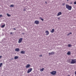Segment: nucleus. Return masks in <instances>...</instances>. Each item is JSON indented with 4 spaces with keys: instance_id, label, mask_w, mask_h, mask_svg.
I'll return each instance as SVG.
<instances>
[{
    "instance_id": "nucleus-1",
    "label": "nucleus",
    "mask_w": 76,
    "mask_h": 76,
    "mask_svg": "<svg viewBox=\"0 0 76 76\" xmlns=\"http://www.w3.org/2000/svg\"><path fill=\"white\" fill-rule=\"evenodd\" d=\"M66 9H67L68 10H72V6H69V4H66Z\"/></svg>"
},
{
    "instance_id": "nucleus-2",
    "label": "nucleus",
    "mask_w": 76,
    "mask_h": 76,
    "mask_svg": "<svg viewBox=\"0 0 76 76\" xmlns=\"http://www.w3.org/2000/svg\"><path fill=\"white\" fill-rule=\"evenodd\" d=\"M76 63V59H72L70 64H75Z\"/></svg>"
},
{
    "instance_id": "nucleus-3",
    "label": "nucleus",
    "mask_w": 76,
    "mask_h": 76,
    "mask_svg": "<svg viewBox=\"0 0 76 76\" xmlns=\"http://www.w3.org/2000/svg\"><path fill=\"white\" fill-rule=\"evenodd\" d=\"M57 73V72L56 71H53L52 72H50V74L51 75H54L55 74H56Z\"/></svg>"
},
{
    "instance_id": "nucleus-4",
    "label": "nucleus",
    "mask_w": 76,
    "mask_h": 76,
    "mask_svg": "<svg viewBox=\"0 0 76 76\" xmlns=\"http://www.w3.org/2000/svg\"><path fill=\"white\" fill-rule=\"evenodd\" d=\"M22 40H23V38H20L19 39L18 42V43H21L22 41Z\"/></svg>"
},
{
    "instance_id": "nucleus-5",
    "label": "nucleus",
    "mask_w": 76,
    "mask_h": 76,
    "mask_svg": "<svg viewBox=\"0 0 76 76\" xmlns=\"http://www.w3.org/2000/svg\"><path fill=\"white\" fill-rule=\"evenodd\" d=\"M32 70V68H30V69H28L27 71V73H30Z\"/></svg>"
},
{
    "instance_id": "nucleus-6",
    "label": "nucleus",
    "mask_w": 76,
    "mask_h": 76,
    "mask_svg": "<svg viewBox=\"0 0 76 76\" xmlns=\"http://www.w3.org/2000/svg\"><path fill=\"white\" fill-rule=\"evenodd\" d=\"M39 22L37 20H35L34 22L37 25H38V24H39Z\"/></svg>"
},
{
    "instance_id": "nucleus-7",
    "label": "nucleus",
    "mask_w": 76,
    "mask_h": 76,
    "mask_svg": "<svg viewBox=\"0 0 76 76\" xmlns=\"http://www.w3.org/2000/svg\"><path fill=\"white\" fill-rule=\"evenodd\" d=\"M49 55H53L54 54V52L52 51L51 53H49Z\"/></svg>"
},
{
    "instance_id": "nucleus-8",
    "label": "nucleus",
    "mask_w": 76,
    "mask_h": 76,
    "mask_svg": "<svg viewBox=\"0 0 76 76\" xmlns=\"http://www.w3.org/2000/svg\"><path fill=\"white\" fill-rule=\"evenodd\" d=\"M62 14V13L61 12H59L57 15V16H60V15H61Z\"/></svg>"
},
{
    "instance_id": "nucleus-9",
    "label": "nucleus",
    "mask_w": 76,
    "mask_h": 76,
    "mask_svg": "<svg viewBox=\"0 0 76 76\" xmlns=\"http://www.w3.org/2000/svg\"><path fill=\"white\" fill-rule=\"evenodd\" d=\"M45 33H46V35H49V31H46L45 32Z\"/></svg>"
},
{
    "instance_id": "nucleus-10",
    "label": "nucleus",
    "mask_w": 76,
    "mask_h": 76,
    "mask_svg": "<svg viewBox=\"0 0 76 76\" xmlns=\"http://www.w3.org/2000/svg\"><path fill=\"white\" fill-rule=\"evenodd\" d=\"M15 51H20L19 48H17L15 49Z\"/></svg>"
},
{
    "instance_id": "nucleus-11",
    "label": "nucleus",
    "mask_w": 76,
    "mask_h": 76,
    "mask_svg": "<svg viewBox=\"0 0 76 76\" xmlns=\"http://www.w3.org/2000/svg\"><path fill=\"white\" fill-rule=\"evenodd\" d=\"M25 51H21L20 52V53L21 54H25Z\"/></svg>"
},
{
    "instance_id": "nucleus-12",
    "label": "nucleus",
    "mask_w": 76,
    "mask_h": 76,
    "mask_svg": "<svg viewBox=\"0 0 76 76\" xmlns=\"http://www.w3.org/2000/svg\"><path fill=\"white\" fill-rule=\"evenodd\" d=\"M44 68H42V69H40V72H43L44 71Z\"/></svg>"
},
{
    "instance_id": "nucleus-13",
    "label": "nucleus",
    "mask_w": 76,
    "mask_h": 76,
    "mask_svg": "<svg viewBox=\"0 0 76 76\" xmlns=\"http://www.w3.org/2000/svg\"><path fill=\"white\" fill-rule=\"evenodd\" d=\"M30 67V65L29 64H27L26 67V68H28V67Z\"/></svg>"
},
{
    "instance_id": "nucleus-14",
    "label": "nucleus",
    "mask_w": 76,
    "mask_h": 76,
    "mask_svg": "<svg viewBox=\"0 0 76 76\" xmlns=\"http://www.w3.org/2000/svg\"><path fill=\"white\" fill-rule=\"evenodd\" d=\"M54 29H53L52 30V31H50L52 33H53L54 32Z\"/></svg>"
},
{
    "instance_id": "nucleus-15",
    "label": "nucleus",
    "mask_w": 76,
    "mask_h": 76,
    "mask_svg": "<svg viewBox=\"0 0 76 76\" xmlns=\"http://www.w3.org/2000/svg\"><path fill=\"white\" fill-rule=\"evenodd\" d=\"M70 51H69L67 53V55H70Z\"/></svg>"
},
{
    "instance_id": "nucleus-16",
    "label": "nucleus",
    "mask_w": 76,
    "mask_h": 76,
    "mask_svg": "<svg viewBox=\"0 0 76 76\" xmlns=\"http://www.w3.org/2000/svg\"><path fill=\"white\" fill-rule=\"evenodd\" d=\"M19 58V57L18 56H15L14 57V59H17Z\"/></svg>"
},
{
    "instance_id": "nucleus-17",
    "label": "nucleus",
    "mask_w": 76,
    "mask_h": 76,
    "mask_svg": "<svg viewBox=\"0 0 76 76\" xmlns=\"http://www.w3.org/2000/svg\"><path fill=\"white\" fill-rule=\"evenodd\" d=\"M68 47H72V45H71L70 44H68Z\"/></svg>"
},
{
    "instance_id": "nucleus-18",
    "label": "nucleus",
    "mask_w": 76,
    "mask_h": 76,
    "mask_svg": "<svg viewBox=\"0 0 76 76\" xmlns=\"http://www.w3.org/2000/svg\"><path fill=\"white\" fill-rule=\"evenodd\" d=\"M14 5L12 4L10 5V7H14Z\"/></svg>"
},
{
    "instance_id": "nucleus-19",
    "label": "nucleus",
    "mask_w": 76,
    "mask_h": 76,
    "mask_svg": "<svg viewBox=\"0 0 76 76\" xmlns=\"http://www.w3.org/2000/svg\"><path fill=\"white\" fill-rule=\"evenodd\" d=\"M5 26V24H4L3 25H2L1 26V28H4Z\"/></svg>"
},
{
    "instance_id": "nucleus-20",
    "label": "nucleus",
    "mask_w": 76,
    "mask_h": 76,
    "mask_svg": "<svg viewBox=\"0 0 76 76\" xmlns=\"http://www.w3.org/2000/svg\"><path fill=\"white\" fill-rule=\"evenodd\" d=\"M7 16H8V17H9V16H11L8 13L7 14Z\"/></svg>"
},
{
    "instance_id": "nucleus-21",
    "label": "nucleus",
    "mask_w": 76,
    "mask_h": 76,
    "mask_svg": "<svg viewBox=\"0 0 76 76\" xmlns=\"http://www.w3.org/2000/svg\"><path fill=\"white\" fill-rule=\"evenodd\" d=\"M3 65V63H0V67H1V66Z\"/></svg>"
},
{
    "instance_id": "nucleus-22",
    "label": "nucleus",
    "mask_w": 76,
    "mask_h": 76,
    "mask_svg": "<svg viewBox=\"0 0 76 76\" xmlns=\"http://www.w3.org/2000/svg\"><path fill=\"white\" fill-rule=\"evenodd\" d=\"M40 19L41 20H42V21H44V19H43L42 18L40 17Z\"/></svg>"
},
{
    "instance_id": "nucleus-23",
    "label": "nucleus",
    "mask_w": 76,
    "mask_h": 76,
    "mask_svg": "<svg viewBox=\"0 0 76 76\" xmlns=\"http://www.w3.org/2000/svg\"><path fill=\"white\" fill-rule=\"evenodd\" d=\"M65 4H66V3H63L62 4V6H64V5H65Z\"/></svg>"
},
{
    "instance_id": "nucleus-24",
    "label": "nucleus",
    "mask_w": 76,
    "mask_h": 76,
    "mask_svg": "<svg viewBox=\"0 0 76 76\" xmlns=\"http://www.w3.org/2000/svg\"><path fill=\"white\" fill-rule=\"evenodd\" d=\"M74 4H76V1H75L74 2Z\"/></svg>"
},
{
    "instance_id": "nucleus-25",
    "label": "nucleus",
    "mask_w": 76,
    "mask_h": 76,
    "mask_svg": "<svg viewBox=\"0 0 76 76\" xmlns=\"http://www.w3.org/2000/svg\"><path fill=\"white\" fill-rule=\"evenodd\" d=\"M12 34H13V33L12 32L10 33V35H12Z\"/></svg>"
},
{
    "instance_id": "nucleus-26",
    "label": "nucleus",
    "mask_w": 76,
    "mask_h": 76,
    "mask_svg": "<svg viewBox=\"0 0 76 76\" xmlns=\"http://www.w3.org/2000/svg\"><path fill=\"white\" fill-rule=\"evenodd\" d=\"M3 15H0V18H1V17H2Z\"/></svg>"
},
{
    "instance_id": "nucleus-27",
    "label": "nucleus",
    "mask_w": 76,
    "mask_h": 76,
    "mask_svg": "<svg viewBox=\"0 0 76 76\" xmlns=\"http://www.w3.org/2000/svg\"><path fill=\"white\" fill-rule=\"evenodd\" d=\"M67 36H69V35H70V34H67Z\"/></svg>"
},
{
    "instance_id": "nucleus-28",
    "label": "nucleus",
    "mask_w": 76,
    "mask_h": 76,
    "mask_svg": "<svg viewBox=\"0 0 76 76\" xmlns=\"http://www.w3.org/2000/svg\"><path fill=\"white\" fill-rule=\"evenodd\" d=\"M75 74L76 75V71H75Z\"/></svg>"
},
{
    "instance_id": "nucleus-29",
    "label": "nucleus",
    "mask_w": 76,
    "mask_h": 76,
    "mask_svg": "<svg viewBox=\"0 0 76 76\" xmlns=\"http://www.w3.org/2000/svg\"><path fill=\"white\" fill-rule=\"evenodd\" d=\"M1 57H2V56H0V58H1Z\"/></svg>"
},
{
    "instance_id": "nucleus-30",
    "label": "nucleus",
    "mask_w": 76,
    "mask_h": 76,
    "mask_svg": "<svg viewBox=\"0 0 76 76\" xmlns=\"http://www.w3.org/2000/svg\"><path fill=\"white\" fill-rule=\"evenodd\" d=\"M69 34H72V32H70V33H69Z\"/></svg>"
},
{
    "instance_id": "nucleus-31",
    "label": "nucleus",
    "mask_w": 76,
    "mask_h": 76,
    "mask_svg": "<svg viewBox=\"0 0 76 76\" xmlns=\"http://www.w3.org/2000/svg\"><path fill=\"white\" fill-rule=\"evenodd\" d=\"M42 56V55H40L39 56V57H41Z\"/></svg>"
},
{
    "instance_id": "nucleus-32",
    "label": "nucleus",
    "mask_w": 76,
    "mask_h": 76,
    "mask_svg": "<svg viewBox=\"0 0 76 76\" xmlns=\"http://www.w3.org/2000/svg\"><path fill=\"white\" fill-rule=\"evenodd\" d=\"M45 4H47V2L45 1Z\"/></svg>"
},
{
    "instance_id": "nucleus-33",
    "label": "nucleus",
    "mask_w": 76,
    "mask_h": 76,
    "mask_svg": "<svg viewBox=\"0 0 76 76\" xmlns=\"http://www.w3.org/2000/svg\"><path fill=\"white\" fill-rule=\"evenodd\" d=\"M13 29H14V30H16V28H13Z\"/></svg>"
},
{
    "instance_id": "nucleus-34",
    "label": "nucleus",
    "mask_w": 76,
    "mask_h": 76,
    "mask_svg": "<svg viewBox=\"0 0 76 76\" xmlns=\"http://www.w3.org/2000/svg\"><path fill=\"white\" fill-rule=\"evenodd\" d=\"M25 9H24L23 11H25Z\"/></svg>"
},
{
    "instance_id": "nucleus-35",
    "label": "nucleus",
    "mask_w": 76,
    "mask_h": 76,
    "mask_svg": "<svg viewBox=\"0 0 76 76\" xmlns=\"http://www.w3.org/2000/svg\"><path fill=\"white\" fill-rule=\"evenodd\" d=\"M24 34V33H22V34Z\"/></svg>"
},
{
    "instance_id": "nucleus-36",
    "label": "nucleus",
    "mask_w": 76,
    "mask_h": 76,
    "mask_svg": "<svg viewBox=\"0 0 76 76\" xmlns=\"http://www.w3.org/2000/svg\"><path fill=\"white\" fill-rule=\"evenodd\" d=\"M67 1H69V0H67Z\"/></svg>"
}]
</instances>
